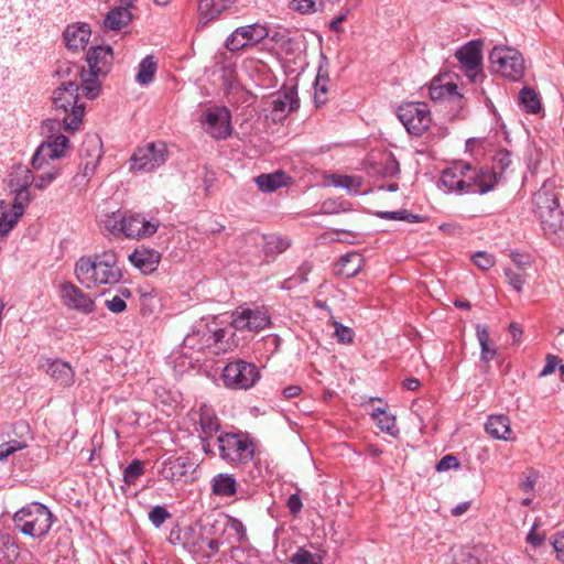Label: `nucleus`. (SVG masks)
Masks as SVG:
<instances>
[{
	"instance_id": "052dcab7",
	"label": "nucleus",
	"mask_w": 564,
	"mask_h": 564,
	"mask_svg": "<svg viewBox=\"0 0 564 564\" xmlns=\"http://www.w3.org/2000/svg\"><path fill=\"white\" fill-rule=\"evenodd\" d=\"M459 467V462L454 455H446L440 459L436 464L437 471H446L449 469H456Z\"/></svg>"
},
{
	"instance_id": "473e14b6",
	"label": "nucleus",
	"mask_w": 564,
	"mask_h": 564,
	"mask_svg": "<svg viewBox=\"0 0 564 564\" xmlns=\"http://www.w3.org/2000/svg\"><path fill=\"white\" fill-rule=\"evenodd\" d=\"M212 490L216 496H234L237 491V481L232 475L218 474L212 480Z\"/></svg>"
},
{
	"instance_id": "72a5a7b5",
	"label": "nucleus",
	"mask_w": 564,
	"mask_h": 564,
	"mask_svg": "<svg viewBox=\"0 0 564 564\" xmlns=\"http://www.w3.org/2000/svg\"><path fill=\"white\" fill-rule=\"evenodd\" d=\"M375 420L377 426L384 433L390 436L397 437L400 433L397 423L395 416L391 413H388L383 408H377L373 410L371 414Z\"/></svg>"
},
{
	"instance_id": "393cba45",
	"label": "nucleus",
	"mask_w": 564,
	"mask_h": 564,
	"mask_svg": "<svg viewBox=\"0 0 564 564\" xmlns=\"http://www.w3.org/2000/svg\"><path fill=\"white\" fill-rule=\"evenodd\" d=\"M196 414L198 419L194 421L199 425V435H214L219 431L220 422L212 406L203 404Z\"/></svg>"
},
{
	"instance_id": "0eeeda50",
	"label": "nucleus",
	"mask_w": 564,
	"mask_h": 564,
	"mask_svg": "<svg viewBox=\"0 0 564 564\" xmlns=\"http://www.w3.org/2000/svg\"><path fill=\"white\" fill-rule=\"evenodd\" d=\"M226 336V330L218 328L215 324L212 326L207 323L196 325L193 330L183 339V349L185 354L193 358V352L209 351L218 355L221 348L218 344Z\"/></svg>"
},
{
	"instance_id": "37998d69",
	"label": "nucleus",
	"mask_w": 564,
	"mask_h": 564,
	"mask_svg": "<svg viewBox=\"0 0 564 564\" xmlns=\"http://www.w3.org/2000/svg\"><path fill=\"white\" fill-rule=\"evenodd\" d=\"M54 522V516L43 503L37 502V536L47 534Z\"/></svg>"
},
{
	"instance_id": "338daca9",
	"label": "nucleus",
	"mask_w": 564,
	"mask_h": 564,
	"mask_svg": "<svg viewBox=\"0 0 564 564\" xmlns=\"http://www.w3.org/2000/svg\"><path fill=\"white\" fill-rule=\"evenodd\" d=\"M106 307L112 313H121L127 308L126 301L121 296L115 295L105 302Z\"/></svg>"
},
{
	"instance_id": "a878e982",
	"label": "nucleus",
	"mask_w": 564,
	"mask_h": 564,
	"mask_svg": "<svg viewBox=\"0 0 564 564\" xmlns=\"http://www.w3.org/2000/svg\"><path fill=\"white\" fill-rule=\"evenodd\" d=\"M236 0H198L197 10L205 23L218 18Z\"/></svg>"
},
{
	"instance_id": "5fc2aeb1",
	"label": "nucleus",
	"mask_w": 564,
	"mask_h": 564,
	"mask_svg": "<svg viewBox=\"0 0 564 564\" xmlns=\"http://www.w3.org/2000/svg\"><path fill=\"white\" fill-rule=\"evenodd\" d=\"M171 517L165 507L155 506L149 513V519L155 528H160Z\"/></svg>"
},
{
	"instance_id": "a19ab883",
	"label": "nucleus",
	"mask_w": 564,
	"mask_h": 564,
	"mask_svg": "<svg viewBox=\"0 0 564 564\" xmlns=\"http://www.w3.org/2000/svg\"><path fill=\"white\" fill-rule=\"evenodd\" d=\"M511 153L507 150L498 151L492 159V167L489 170L496 176V183L502 177L503 173L511 166Z\"/></svg>"
},
{
	"instance_id": "1a4fd4ad",
	"label": "nucleus",
	"mask_w": 564,
	"mask_h": 564,
	"mask_svg": "<svg viewBox=\"0 0 564 564\" xmlns=\"http://www.w3.org/2000/svg\"><path fill=\"white\" fill-rule=\"evenodd\" d=\"M489 61L495 73L510 80H519L524 74V59L516 48L495 46L489 54Z\"/></svg>"
},
{
	"instance_id": "de8ad7c7",
	"label": "nucleus",
	"mask_w": 564,
	"mask_h": 564,
	"mask_svg": "<svg viewBox=\"0 0 564 564\" xmlns=\"http://www.w3.org/2000/svg\"><path fill=\"white\" fill-rule=\"evenodd\" d=\"M144 474V465L141 460L134 459L123 469V481L131 486Z\"/></svg>"
},
{
	"instance_id": "6e6552de",
	"label": "nucleus",
	"mask_w": 564,
	"mask_h": 564,
	"mask_svg": "<svg viewBox=\"0 0 564 564\" xmlns=\"http://www.w3.org/2000/svg\"><path fill=\"white\" fill-rule=\"evenodd\" d=\"M258 367L242 359H235L226 364L221 371V380L226 388L231 390H248L260 380Z\"/></svg>"
},
{
	"instance_id": "4d7b16f0",
	"label": "nucleus",
	"mask_w": 564,
	"mask_h": 564,
	"mask_svg": "<svg viewBox=\"0 0 564 564\" xmlns=\"http://www.w3.org/2000/svg\"><path fill=\"white\" fill-rule=\"evenodd\" d=\"M473 261L479 269L486 271L495 264V257L485 251H478L474 254Z\"/></svg>"
},
{
	"instance_id": "a18cd8bd",
	"label": "nucleus",
	"mask_w": 564,
	"mask_h": 564,
	"mask_svg": "<svg viewBox=\"0 0 564 564\" xmlns=\"http://www.w3.org/2000/svg\"><path fill=\"white\" fill-rule=\"evenodd\" d=\"M333 184L336 187L347 189L351 194H358L361 188V178L349 175H335L333 176Z\"/></svg>"
},
{
	"instance_id": "20e7f679",
	"label": "nucleus",
	"mask_w": 564,
	"mask_h": 564,
	"mask_svg": "<svg viewBox=\"0 0 564 564\" xmlns=\"http://www.w3.org/2000/svg\"><path fill=\"white\" fill-rule=\"evenodd\" d=\"M78 89L79 85L74 79H69L63 82L52 96L55 110L66 113L61 123L69 133L78 130L85 115V105L79 102Z\"/></svg>"
},
{
	"instance_id": "c85d7f7f",
	"label": "nucleus",
	"mask_w": 564,
	"mask_h": 564,
	"mask_svg": "<svg viewBox=\"0 0 564 564\" xmlns=\"http://www.w3.org/2000/svg\"><path fill=\"white\" fill-rule=\"evenodd\" d=\"M289 176L282 172L276 171L269 174H260L254 178V182L259 189L263 193H272L278 188L288 184Z\"/></svg>"
},
{
	"instance_id": "e433bc0d",
	"label": "nucleus",
	"mask_w": 564,
	"mask_h": 564,
	"mask_svg": "<svg viewBox=\"0 0 564 564\" xmlns=\"http://www.w3.org/2000/svg\"><path fill=\"white\" fill-rule=\"evenodd\" d=\"M158 69L156 61L152 55L145 56L138 65L135 80L141 86H148L154 79Z\"/></svg>"
},
{
	"instance_id": "9b49d317",
	"label": "nucleus",
	"mask_w": 564,
	"mask_h": 564,
	"mask_svg": "<svg viewBox=\"0 0 564 564\" xmlns=\"http://www.w3.org/2000/svg\"><path fill=\"white\" fill-rule=\"evenodd\" d=\"M167 160V148L164 142H150L139 147L130 159V170L151 172L162 166Z\"/></svg>"
},
{
	"instance_id": "6ab92c4d",
	"label": "nucleus",
	"mask_w": 564,
	"mask_h": 564,
	"mask_svg": "<svg viewBox=\"0 0 564 564\" xmlns=\"http://www.w3.org/2000/svg\"><path fill=\"white\" fill-rule=\"evenodd\" d=\"M113 61L111 46H93L88 50L86 62L88 64V75H106L110 70Z\"/></svg>"
},
{
	"instance_id": "09e8293b",
	"label": "nucleus",
	"mask_w": 564,
	"mask_h": 564,
	"mask_svg": "<svg viewBox=\"0 0 564 564\" xmlns=\"http://www.w3.org/2000/svg\"><path fill=\"white\" fill-rule=\"evenodd\" d=\"M505 275L507 278L508 283L512 286L514 291L520 293L523 289V285L527 283L528 274L520 269H506Z\"/></svg>"
},
{
	"instance_id": "c9c22d12",
	"label": "nucleus",
	"mask_w": 564,
	"mask_h": 564,
	"mask_svg": "<svg viewBox=\"0 0 564 564\" xmlns=\"http://www.w3.org/2000/svg\"><path fill=\"white\" fill-rule=\"evenodd\" d=\"M19 556V547L12 536L0 532V564H12Z\"/></svg>"
},
{
	"instance_id": "e2e57ef3",
	"label": "nucleus",
	"mask_w": 564,
	"mask_h": 564,
	"mask_svg": "<svg viewBox=\"0 0 564 564\" xmlns=\"http://www.w3.org/2000/svg\"><path fill=\"white\" fill-rule=\"evenodd\" d=\"M226 47L231 52L246 47V42H243L240 34H237V29L227 37Z\"/></svg>"
},
{
	"instance_id": "7ed1b4c3",
	"label": "nucleus",
	"mask_w": 564,
	"mask_h": 564,
	"mask_svg": "<svg viewBox=\"0 0 564 564\" xmlns=\"http://www.w3.org/2000/svg\"><path fill=\"white\" fill-rule=\"evenodd\" d=\"M558 193L553 183L544 182L533 195V213L539 218L545 237L553 243L564 247V213L558 204Z\"/></svg>"
},
{
	"instance_id": "c03bdc74",
	"label": "nucleus",
	"mask_w": 564,
	"mask_h": 564,
	"mask_svg": "<svg viewBox=\"0 0 564 564\" xmlns=\"http://www.w3.org/2000/svg\"><path fill=\"white\" fill-rule=\"evenodd\" d=\"M54 73L59 78L66 80L73 79V77L76 78L77 76H85L84 67L70 62H61Z\"/></svg>"
},
{
	"instance_id": "39448f33",
	"label": "nucleus",
	"mask_w": 564,
	"mask_h": 564,
	"mask_svg": "<svg viewBox=\"0 0 564 564\" xmlns=\"http://www.w3.org/2000/svg\"><path fill=\"white\" fill-rule=\"evenodd\" d=\"M63 124L55 119L42 122L41 134L44 140L37 145V170L44 164L59 161L66 158L70 151L69 138L61 132Z\"/></svg>"
},
{
	"instance_id": "9d476101",
	"label": "nucleus",
	"mask_w": 564,
	"mask_h": 564,
	"mask_svg": "<svg viewBox=\"0 0 564 564\" xmlns=\"http://www.w3.org/2000/svg\"><path fill=\"white\" fill-rule=\"evenodd\" d=\"M397 115L406 131L415 137L426 132L432 123L431 110L425 102H404L399 106Z\"/></svg>"
},
{
	"instance_id": "69168bd1",
	"label": "nucleus",
	"mask_w": 564,
	"mask_h": 564,
	"mask_svg": "<svg viewBox=\"0 0 564 564\" xmlns=\"http://www.w3.org/2000/svg\"><path fill=\"white\" fill-rule=\"evenodd\" d=\"M552 545L556 553V558L564 563V530L553 535Z\"/></svg>"
},
{
	"instance_id": "a211bd4d",
	"label": "nucleus",
	"mask_w": 564,
	"mask_h": 564,
	"mask_svg": "<svg viewBox=\"0 0 564 564\" xmlns=\"http://www.w3.org/2000/svg\"><path fill=\"white\" fill-rule=\"evenodd\" d=\"M203 124L206 132L217 140L227 139L231 134L230 113L226 108L208 109Z\"/></svg>"
},
{
	"instance_id": "0e129e2a",
	"label": "nucleus",
	"mask_w": 564,
	"mask_h": 564,
	"mask_svg": "<svg viewBox=\"0 0 564 564\" xmlns=\"http://www.w3.org/2000/svg\"><path fill=\"white\" fill-rule=\"evenodd\" d=\"M327 84L326 82H315L314 84V99L315 102L321 106L327 101Z\"/></svg>"
},
{
	"instance_id": "79ce46f5",
	"label": "nucleus",
	"mask_w": 564,
	"mask_h": 564,
	"mask_svg": "<svg viewBox=\"0 0 564 564\" xmlns=\"http://www.w3.org/2000/svg\"><path fill=\"white\" fill-rule=\"evenodd\" d=\"M102 224L106 230L115 236H123L124 228V212L117 210L110 214H106L102 219Z\"/></svg>"
},
{
	"instance_id": "5701e85b",
	"label": "nucleus",
	"mask_w": 564,
	"mask_h": 564,
	"mask_svg": "<svg viewBox=\"0 0 564 564\" xmlns=\"http://www.w3.org/2000/svg\"><path fill=\"white\" fill-rule=\"evenodd\" d=\"M486 432L494 438L512 441L510 420L506 415H490L485 424Z\"/></svg>"
},
{
	"instance_id": "f257e3e1",
	"label": "nucleus",
	"mask_w": 564,
	"mask_h": 564,
	"mask_svg": "<svg viewBox=\"0 0 564 564\" xmlns=\"http://www.w3.org/2000/svg\"><path fill=\"white\" fill-rule=\"evenodd\" d=\"M74 271L77 281L86 289L112 286L119 283L123 276L118 254L113 250L79 258Z\"/></svg>"
},
{
	"instance_id": "dca6fc26",
	"label": "nucleus",
	"mask_w": 564,
	"mask_h": 564,
	"mask_svg": "<svg viewBox=\"0 0 564 564\" xmlns=\"http://www.w3.org/2000/svg\"><path fill=\"white\" fill-rule=\"evenodd\" d=\"M61 297L66 307L82 314H90L96 310L95 301L90 295L70 282L61 285Z\"/></svg>"
},
{
	"instance_id": "cd10ccee",
	"label": "nucleus",
	"mask_w": 564,
	"mask_h": 564,
	"mask_svg": "<svg viewBox=\"0 0 564 564\" xmlns=\"http://www.w3.org/2000/svg\"><path fill=\"white\" fill-rule=\"evenodd\" d=\"M132 20V13L128 8H112L104 19V28L110 31H120Z\"/></svg>"
},
{
	"instance_id": "2eb2a0df",
	"label": "nucleus",
	"mask_w": 564,
	"mask_h": 564,
	"mask_svg": "<svg viewBox=\"0 0 564 564\" xmlns=\"http://www.w3.org/2000/svg\"><path fill=\"white\" fill-rule=\"evenodd\" d=\"M160 226L156 219L148 220L142 214L124 212L123 236L129 239H143L153 236Z\"/></svg>"
},
{
	"instance_id": "774afa93",
	"label": "nucleus",
	"mask_w": 564,
	"mask_h": 564,
	"mask_svg": "<svg viewBox=\"0 0 564 564\" xmlns=\"http://www.w3.org/2000/svg\"><path fill=\"white\" fill-rule=\"evenodd\" d=\"M286 507H288L290 513L292 516L296 517L303 508V502H302L301 497L297 494L291 495L286 501Z\"/></svg>"
},
{
	"instance_id": "f8f14e48",
	"label": "nucleus",
	"mask_w": 564,
	"mask_h": 564,
	"mask_svg": "<svg viewBox=\"0 0 564 564\" xmlns=\"http://www.w3.org/2000/svg\"><path fill=\"white\" fill-rule=\"evenodd\" d=\"M482 47L480 39L471 40L458 47L455 57L471 83L482 77Z\"/></svg>"
},
{
	"instance_id": "13d9d810",
	"label": "nucleus",
	"mask_w": 564,
	"mask_h": 564,
	"mask_svg": "<svg viewBox=\"0 0 564 564\" xmlns=\"http://www.w3.org/2000/svg\"><path fill=\"white\" fill-rule=\"evenodd\" d=\"M290 7L293 11L302 14L313 13L316 11L313 0H292Z\"/></svg>"
},
{
	"instance_id": "4468645a",
	"label": "nucleus",
	"mask_w": 564,
	"mask_h": 564,
	"mask_svg": "<svg viewBox=\"0 0 564 564\" xmlns=\"http://www.w3.org/2000/svg\"><path fill=\"white\" fill-rule=\"evenodd\" d=\"M496 176L488 169L464 162L463 193L486 194L495 187Z\"/></svg>"
},
{
	"instance_id": "8fccbe9b",
	"label": "nucleus",
	"mask_w": 564,
	"mask_h": 564,
	"mask_svg": "<svg viewBox=\"0 0 564 564\" xmlns=\"http://www.w3.org/2000/svg\"><path fill=\"white\" fill-rule=\"evenodd\" d=\"M225 529L231 532L238 543L245 542L248 539L247 529L239 519L227 517Z\"/></svg>"
},
{
	"instance_id": "f03ea898",
	"label": "nucleus",
	"mask_w": 564,
	"mask_h": 564,
	"mask_svg": "<svg viewBox=\"0 0 564 564\" xmlns=\"http://www.w3.org/2000/svg\"><path fill=\"white\" fill-rule=\"evenodd\" d=\"M33 182V172L28 166L17 165L9 173L8 187L13 202L10 209L9 204L0 199V237L7 236L23 215L31 199L30 187Z\"/></svg>"
},
{
	"instance_id": "412c9836",
	"label": "nucleus",
	"mask_w": 564,
	"mask_h": 564,
	"mask_svg": "<svg viewBox=\"0 0 564 564\" xmlns=\"http://www.w3.org/2000/svg\"><path fill=\"white\" fill-rule=\"evenodd\" d=\"M90 28L87 23L68 25L63 33L66 46L70 50L84 48L90 37Z\"/></svg>"
},
{
	"instance_id": "49530a36",
	"label": "nucleus",
	"mask_w": 564,
	"mask_h": 564,
	"mask_svg": "<svg viewBox=\"0 0 564 564\" xmlns=\"http://www.w3.org/2000/svg\"><path fill=\"white\" fill-rule=\"evenodd\" d=\"M83 91L86 98L95 99L100 93L101 85L98 80V76H89L88 72L85 70V76H80Z\"/></svg>"
},
{
	"instance_id": "7c9ffc66",
	"label": "nucleus",
	"mask_w": 564,
	"mask_h": 564,
	"mask_svg": "<svg viewBox=\"0 0 564 564\" xmlns=\"http://www.w3.org/2000/svg\"><path fill=\"white\" fill-rule=\"evenodd\" d=\"M237 34L241 35L243 42H246V47L256 45L270 36L269 29L260 23L237 28Z\"/></svg>"
},
{
	"instance_id": "ddd939ff",
	"label": "nucleus",
	"mask_w": 564,
	"mask_h": 564,
	"mask_svg": "<svg viewBox=\"0 0 564 564\" xmlns=\"http://www.w3.org/2000/svg\"><path fill=\"white\" fill-rule=\"evenodd\" d=\"M195 470L188 456H169L160 465L159 474L172 484L187 482Z\"/></svg>"
},
{
	"instance_id": "aec40b11",
	"label": "nucleus",
	"mask_w": 564,
	"mask_h": 564,
	"mask_svg": "<svg viewBox=\"0 0 564 564\" xmlns=\"http://www.w3.org/2000/svg\"><path fill=\"white\" fill-rule=\"evenodd\" d=\"M129 261L143 274H150L158 269L161 253L154 249L141 247L129 254Z\"/></svg>"
},
{
	"instance_id": "f704fd0d",
	"label": "nucleus",
	"mask_w": 564,
	"mask_h": 564,
	"mask_svg": "<svg viewBox=\"0 0 564 564\" xmlns=\"http://www.w3.org/2000/svg\"><path fill=\"white\" fill-rule=\"evenodd\" d=\"M476 336L480 346V360L487 364L491 361L497 355V349L495 347H490L489 345L490 338L488 326L478 324L476 326Z\"/></svg>"
},
{
	"instance_id": "6e6d98bb",
	"label": "nucleus",
	"mask_w": 564,
	"mask_h": 564,
	"mask_svg": "<svg viewBox=\"0 0 564 564\" xmlns=\"http://www.w3.org/2000/svg\"><path fill=\"white\" fill-rule=\"evenodd\" d=\"M335 337L338 343L350 344L354 340L355 333L350 327H347L338 322H335Z\"/></svg>"
},
{
	"instance_id": "f3484780",
	"label": "nucleus",
	"mask_w": 564,
	"mask_h": 564,
	"mask_svg": "<svg viewBox=\"0 0 564 564\" xmlns=\"http://www.w3.org/2000/svg\"><path fill=\"white\" fill-rule=\"evenodd\" d=\"M270 324V316L260 310L242 308L232 313L231 325L235 329L243 332H259Z\"/></svg>"
},
{
	"instance_id": "603ef678",
	"label": "nucleus",
	"mask_w": 564,
	"mask_h": 564,
	"mask_svg": "<svg viewBox=\"0 0 564 564\" xmlns=\"http://www.w3.org/2000/svg\"><path fill=\"white\" fill-rule=\"evenodd\" d=\"M28 446L26 440H11L0 445V462H4L11 454Z\"/></svg>"
},
{
	"instance_id": "4c0bfd02",
	"label": "nucleus",
	"mask_w": 564,
	"mask_h": 564,
	"mask_svg": "<svg viewBox=\"0 0 564 564\" xmlns=\"http://www.w3.org/2000/svg\"><path fill=\"white\" fill-rule=\"evenodd\" d=\"M430 98L434 101L445 98L460 97L457 91V85L454 83L442 84L441 80H432L429 89Z\"/></svg>"
},
{
	"instance_id": "423d86ee",
	"label": "nucleus",
	"mask_w": 564,
	"mask_h": 564,
	"mask_svg": "<svg viewBox=\"0 0 564 564\" xmlns=\"http://www.w3.org/2000/svg\"><path fill=\"white\" fill-rule=\"evenodd\" d=\"M219 457L230 466L247 465L256 455V443L245 432H221L217 436Z\"/></svg>"
},
{
	"instance_id": "bb28decb",
	"label": "nucleus",
	"mask_w": 564,
	"mask_h": 564,
	"mask_svg": "<svg viewBox=\"0 0 564 564\" xmlns=\"http://www.w3.org/2000/svg\"><path fill=\"white\" fill-rule=\"evenodd\" d=\"M365 260L358 252L344 254L336 264L337 273L345 278L356 276L362 269Z\"/></svg>"
},
{
	"instance_id": "4be33fe9",
	"label": "nucleus",
	"mask_w": 564,
	"mask_h": 564,
	"mask_svg": "<svg viewBox=\"0 0 564 564\" xmlns=\"http://www.w3.org/2000/svg\"><path fill=\"white\" fill-rule=\"evenodd\" d=\"M442 185L451 193L463 194L464 162L459 161L445 169L441 175Z\"/></svg>"
},
{
	"instance_id": "c756f323",
	"label": "nucleus",
	"mask_w": 564,
	"mask_h": 564,
	"mask_svg": "<svg viewBox=\"0 0 564 564\" xmlns=\"http://www.w3.org/2000/svg\"><path fill=\"white\" fill-rule=\"evenodd\" d=\"M299 108V99L296 96V91L294 89H289L283 93V95H279L272 101V111L279 115V118L284 117L285 115L294 111Z\"/></svg>"
},
{
	"instance_id": "864d4df0",
	"label": "nucleus",
	"mask_w": 564,
	"mask_h": 564,
	"mask_svg": "<svg viewBox=\"0 0 564 564\" xmlns=\"http://www.w3.org/2000/svg\"><path fill=\"white\" fill-rule=\"evenodd\" d=\"M311 271H312V264L308 262H303L299 267L296 275L294 278L285 280L282 283L281 288L284 290H290L292 288L291 283L294 279L299 280L300 283H305L307 281V275L311 273Z\"/></svg>"
},
{
	"instance_id": "58836bf2",
	"label": "nucleus",
	"mask_w": 564,
	"mask_h": 564,
	"mask_svg": "<svg viewBox=\"0 0 564 564\" xmlns=\"http://www.w3.org/2000/svg\"><path fill=\"white\" fill-rule=\"evenodd\" d=\"M61 163H46L37 170V188L47 187L61 174Z\"/></svg>"
},
{
	"instance_id": "680f3d73",
	"label": "nucleus",
	"mask_w": 564,
	"mask_h": 564,
	"mask_svg": "<svg viewBox=\"0 0 564 564\" xmlns=\"http://www.w3.org/2000/svg\"><path fill=\"white\" fill-rule=\"evenodd\" d=\"M291 562L293 564H318L314 555L304 549H300L293 554Z\"/></svg>"
},
{
	"instance_id": "3c124183",
	"label": "nucleus",
	"mask_w": 564,
	"mask_h": 564,
	"mask_svg": "<svg viewBox=\"0 0 564 564\" xmlns=\"http://www.w3.org/2000/svg\"><path fill=\"white\" fill-rule=\"evenodd\" d=\"M377 215L382 219L389 220H404L408 223H419L421 220L420 216L414 215L406 209H400L395 212H378Z\"/></svg>"
},
{
	"instance_id": "2f4dec72",
	"label": "nucleus",
	"mask_w": 564,
	"mask_h": 564,
	"mask_svg": "<svg viewBox=\"0 0 564 564\" xmlns=\"http://www.w3.org/2000/svg\"><path fill=\"white\" fill-rule=\"evenodd\" d=\"M263 252L268 261L274 260L276 256L291 247V240L284 237L268 235L263 236Z\"/></svg>"
},
{
	"instance_id": "bf43d9fd",
	"label": "nucleus",
	"mask_w": 564,
	"mask_h": 564,
	"mask_svg": "<svg viewBox=\"0 0 564 564\" xmlns=\"http://www.w3.org/2000/svg\"><path fill=\"white\" fill-rule=\"evenodd\" d=\"M85 145H91L96 151V161L94 163H91V166H90V163H86V165H85V175H86L88 171L93 172L95 170L97 161L100 159V141L98 138H96L94 135L87 137L84 141V147Z\"/></svg>"
},
{
	"instance_id": "ea45409f",
	"label": "nucleus",
	"mask_w": 564,
	"mask_h": 564,
	"mask_svg": "<svg viewBox=\"0 0 564 564\" xmlns=\"http://www.w3.org/2000/svg\"><path fill=\"white\" fill-rule=\"evenodd\" d=\"M519 101L522 109L528 113H536L541 109V102L536 93L529 88L523 87L519 93Z\"/></svg>"
},
{
	"instance_id": "b1692460",
	"label": "nucleus",
	"mask_w": 564,
	"mask_h": 564,
	"mask_svg": "<svg viewBox=\"0 0 564 564\" xmlns=\"http://www.w3.org/2000/svg\"><path fill=\"white\" fill-rule=\"evenodd\" d=\"M46 372L59 386L67 387L74 382V371L69 364L62 360H46Z\"/></svg>"
}]
</instances>
